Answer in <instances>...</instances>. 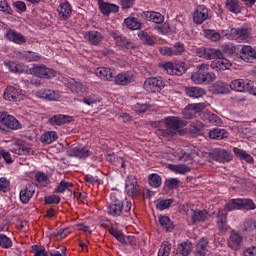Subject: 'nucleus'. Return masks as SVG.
<instances>
[{
	"instance_id": "nucleus-13",
	"label": "nucleus",
	"mask_w": 256,
	"mask_h": 256,
	"mask_svg": "<svg viewBox=\"0 0 256 256\" xmlns=\"http://www.w3.org/2000/svg\"><path fill=\"white\" fill-rule=\"evenodd\" d=\"M212 159L218 163H229L233 160V154L227 150L215 149L212 154Z\"/></svg>"
},
{
	"instance_id": "nucleus-41",
	"label": "nucleus",
	"mask_w": 256,
	"mask_h": 256,
	"mask_svg": "<svg viewBox=\"0 0 256 256\" xmlns=\"http://www.w3.org/2000/svg\"><path fill=\"white\" fill-rule=\"evenodd\" d=\"M124 23L128 29L136 31V29H141V23L135 17H128L124 20Z\"/></svg>"
},
{
	"instance_id": "nucleus-37",
	"label": "nucleus",
	"mask_w": 256,
	"mask_h": 256,
	"mask_svg": "<svg viewBox=\"0 0 256 256\" xmlns=\"http://www.w3.org/2000/svg\"><path fill=\"white\" fill-rule=\"evenodd\" d=\"M228 133L225 131V129H219V128H214L209 131V137L210 139H226Z\"/></svg>"
},
{
	"instance_id": "nucleus-14",
	"label": "nucleus",
	"mask_w": 256,
	"mask_h": 256,
	"mask_svg": "<svg viewBox=\"0 0 256 256\" xmlns=\"http://www.w3.org/2000/svg\"><path fill=\"white\" fill-rule=\"evenodd\" d=\"M3 98L6 101H21V99H23V91L13 86H9L5 89Z\"/></svg>"
},
{
	"instance_id": "nucleus-49",
	"label": "nucleus",
	"mask_w": 256,
	"mask_h": 256,
	"mask_svg": "<svg viewBox=\"0 0 256 256\" xmlns=\"http://www.w3.org/2000/svg\"><path fill=\"white\" fill-rule=\"evenodd\" d=\"M206 39H210V41L217 42L221 39V34L215 30H206L204 32Z\"/></svg>"
},
{
	"instance_id": "nucleus-19",
	"label": "nucleus",
	"mask_w": 256,
	"mask_h": 256,
	"mask_svg": "<svg viewBox=\"0 0 256 256\" xmlns=\"http://www.w3.org/2000/svg\"><path fill=\"white\" fill-rule=\"evenodd\" d=\"M36 97L46 99V101H58L61 99V94L55 90H39L36 92Z\"/></svg>"
},
{
	"instance_id": "nucleus-35",
	"label": "nucleus",
	"mask_w": 256,
	"mask_h": 256,
	"mask_svg": "<svg viewBox=\"0 0 256 256\" xmlns=\"http://www.w3.org/2000/svg\"><path fill=\"white\" fill-rule=\"evenodd\" d=\"M196 252L201 256L207 255V253H209V241L202 238L197 244Z\"/></svg>"
},
{
	"instance_id": "nucleus-64",
	"label": "nucleus",
	"mask_w": 256,
	"mask_h": 256,
	"mask_svg": "<svg viewBox=\"0 0 256 256\" xmlns=\"http://www.w3.org/2000/svg\"><path fill=\"white\" fill-rule=\"evenodd\" d=\"M83 103L86 105H95V103H99V97L96 95H90L83 99Z\"/></svg>"
},
{
	"instance_id": "nucleus-39",
	"label": "nucleus",
	"mask_w": 256,
	"mask_h": 256,
	"mask_svg": "<svg viewBox=\"0 0 256 256\" xmlns=\"http://www.w3.org/2000/svg\"><path fill=\"white\" fill-rule=\"evenodd\" d=\"M159 223L168 233H171V231L175 229V225H173V222H171V219L167 216H161L159 218Z\"/></svg>"
},
{
	"instance_id": "nucleus-6",
	"label": "nucleus",
	"mask_w": 256,
	"mask_h": 256,
	"mask_svg": "<svg viewBox=\"0 0 256 256\" xmlns=\"http://www.w3.org/2000/svg\"><path fill=\"white\" fill-rule=\"evenodd\" d=\"M144 89L148 93H161L165 89V82L162 77H150L145 80Z\"/></svg>"
},
{
	"instance_id": "nucleus-54",
	"label": "nucleus",
	"mask_w": 256,
	"mask_h": 256,
	"mask_svg": "<svg viewBox=\"0 0 256 256\" xmlns=\"http://www.w3.org/2000/svg\"><path fill=\"white\" fill-rule=\"evenodd\" d=\"M35 178H36L37 183H39L43 187H45V185H47V183L49 181V176H47V174H45L43 172L36 173Z\"/></svg>"
},
{
	"instance_id": "nucleus-42",
	"label": "nucleus",
	"mask_w": 256,
	"mask_h": 256,
	"mask_svg": "<svg viewBox=\"0 0 256 256\" xmlns=\"http://www.w3.org/2000/svg\"><path fill=\"white\" fill-rule=\"evenodd\" d=\"M200 109H203V105L201 104H196L193 108H186L184 110L185 119H193V117L199 113Z\"/></svg>"
},
{
	"instance_id": "nucleus-12",
	"label": "nucleus",
	"mask_w": 256,
	"mask_h": 256,
	"mask_svg": "<svg viewBox=\"0 0 256 256\" xmlns=\"http://www.w3.org/2000/svg\"><path fill=\"white\" fill-rule=\"evenodd\" d=\"M207 19H210L209 9L203 5L198 6L193 13V22L196 25H201L204 21H207Z\"/></svg>"
},
{
	"instance_id": "nucleus-20",
	"label": "nucleus",
	"mask_w": 256,
	"mask_h": 256,
	"mask_svg": "<svg viewBox=\"0 0 256 256\" xmlns=\"http://www.w3.org/2000/svg\"><path fill=\"white\" fill-rule=\"evenodd\" d=\"M143 19L146 21H152V23H156L158 25H161L163 21H165V16L159 12L155 11H145L142 15Z\"/></svg>"
},
{
	"instance_id": "nucleus-31",
	"label": "nucleus",
	"mask_w": 256,
	"mask_h": 256,
	"mask_svg": "<svg viewBox=\"0 0 256 256\" xmlns=\"http://www.w3.org/2000/svg\"><path fill=\"white\" fill-rule=\"evenodd\" d=\"M6 37L7 39H9V41H13V43H17L18 45H21L22 43L27 42V39L25 38V36H23L21 33H18L15 30H9L6 33Z\"/></svg>"
},
{
	"instance_id": "nucleus-38",
	"label": "nucleus",
	"mask_w": 256,
	"mask_h": 256,
	"mask_svg": "<svg viewBox=\"0 0 256 256\" xmlns=\"http://www.w3.org/2000/svg\"><path fill=\"white\" fill-rule=\"evenodd\" d=\"M57 139H59V136H57V132L55 131L46 132L41 136V141L46 145H51Z\"/></svg>"
},
{
	"instance_id": "nucleus-15",
	"label": "nucleus",
	"mask_w": 256,
	"mask_h": 256,
	"mask_svg": "<svg viewBox=\"0 0 256 256\" xmlns=\"http://www.w3.org/2000/svg\"><path fill=\"white\" fill-rule=\"evenodd\" d=\"M67 154L69 157H78L79 159H87V157H91V151L87 147H70L67 150Z\"/></svg>"
},
{
	"instance_id": "nucleus-45",
	"label": "nucleus",
	"mask_w": 256,
	"mask_h": 256,
	"mask_svg": "<svg viewBox=\"0 0 256 256\" xmlns=\"http://www.w3.org/2000/svg\"><path fill=\"white\" fill-rule=\"evenodd\" d=\"M22 59L24 61H41V55L37 54V52L27 51L22 55Z\"/></svg>"
},
{
	"instance_id": "nucleus-32",
	"label": "nucleus",
	"mask_w": 256,
	"mask_h": 256,
	"mask_svg": "<svg viewBox=\"0 0 256 256\" xmlns=\"http://www.w3.org/2000/svg\"><path fill=\"white\" fill-rule=\"evenodd\" d=\"M35 194V189L31 185L25 187V189L20 191V201L21 203L27 204L31 201V197Z\"/></svg>"
},
{
	"instance_id": "nucleus-26",
	"label": "nucleus",
	"mask_w": 256,
	"mask_h": 256,
	"mask_svg": "<svg viewBox=\"0 0 256 256\" xmlns=\"http://www.w3.org/2000/svg\"><path fill=\"white\" fill-rule=\"evenodd\" d=\"M221 52L229 57H237L241 59V48L235 46L234 44H225L222 46Z\"/></svg>"
},
{
	"instance_id": "nucleus-34",
	"label": "nucleus",
	"mask_w": 256,
	"mask_h": 256,
	"mask_svg": "<svg viewBox=\"0 0 256 256\" xmlns=\"http://www.w3.org/2000/svg\"><path fill=\"white\" fill-rule=\"evenodd\" d=\"M256 229V222L253 219H246L241 226V231L244 235H250Z\"/></svg>"
},
{
	"instance_id": "nucleus-46",
	"label": "nucleus",
	"mask_w": 256,
	"mask_h": 256,
	"mask_svg": "<svg viewBox=\"0 0 256 256\" xmlns=\"http://www.w3.org/2000/svg\"><path fill=\"white\" fill-rule=\"evenodd\" d=\"M8 67L12 73H25L27 69L23 64L17 62H10Z\"/></svg>"
},
{
	"instance_id": "nucleus-25",
	"label": "nucleus",
	"mask_w": 256,
	"mask_h": 256,
	"mask_svg": "<svg viewBox=\"0 0 256 256\" xmlns=\"http://www.w3.org/2000/svg\"><path fill=\"white\" fill-rule=\"evenodd\" d=\"M95 74L99 79H102V81H110V79L115 77V70H111V68L107 67H99L96 69Z\"/></svg>"
},
{
	"instance_id": "nucleus-1",
	"label": "nucleus",
	"mask_w": 256,
	"mask_h": 256,
	"mask_svg": "<svg viewBox=\"0 0 256 256\" xmlns=\"http://www.w3.org/2000/svg\"><path fill=\"white\" fill-rule=\"evenodd\" d=\"M236 209L246 211H253L255 209V203L251 199H232L228 204L225 205V208L218 211L217 214V225L219 231L225 233L229 229V224L227 222V212L235 211Z\"/></svg>"
},
{
	"instance_id": "nucleus-62",
	"label": "nucleus",
	"mask_w": 256,
	"mask_h": 256,
	"mask_svg": "<svg viewBox=\"0 0 256 256\" xmlns=\"http://www.w3.org/2000/svg\"><path fill=\"white\" fill-rule=\"evenodd\" d=\"M179 251H180L181 255H183V256L189 255V253H191V244L187 243V242L182 243L179 246Z\"/></svg>"
},
{
	"instance_id": "nucleus-22",
	"label": "nucleus",
	"mask_w": 256,
	"mask_h": 256,
	"mask_svg": "<svg viewBox=\"0 0 256 256\" xmlns=\"http://www.w3.org/2000/svg\"><path fill=\"white\" fill-rule=\"evenodd\" d=\"M241 243H243V237L239 233L232 231L228 239V247L234 251L241 249Z\"/></svg>"
},
{
	"instance_id": "nucleus-60",
	"label": "nucleus",
	"mask_w": 256,
	"mask_h": 256,
	"mask_svg": "<svg viewBox=\"0 0 256 256\" xmlns=\"http://www.w3.org/2000/svg\"><path fill=\"white\" fill-rule=\"evenodd\" d=\"M179 183H181V181L177 178H169L165 181V185L169 189H177V187H179Z\"/></svg>"
},
{
	"instance_id": "nucleus-24",
	"label": "nucleus",
	"mask_w": 256,
	"mask_h": 256,
	"mask_svg": "<svg viewBox=\"0 0 256 256\" xmlns=\"http://www.w3.org/2000/svg\"><path fill=\"white\" fill-rule=\"evenodd\" d=\"M200 117L203 119V121H208V123H211V125H217L218 127L223 125L221 118L213 112L204 111L200 114Z\"/></svg>"
},
{
	"instance_id": "nucleus-8",
	"label": "nucleus",
	"mask_w": 256,
	"mask_h": 256,
	"mask_svg": "<svg viewBox=\"0 0 256 256\" xmlns=\"http://www.w3.org/2000/svg\"><path fill=\"white\" fill-rule=\"evenodd\" d=\"M30 73L41 79H53L55 77V71L45 65L34 66L31 68Z\"/></svg>"
},
{
	"instance_id": "nucleus-61",
	"label": "nucleus",
	"mask_w": 256,
	"mask_h": 256,
	"mask_svg": "<svg viewBox=\"0 0 256 256\" xmlns=\"http://www.w3.org/2000/svg\"><path fill=\"white\" fill-rule=\"evenodd\" d=\"M29 151H31V149L23 145H16L14 148V153H16V155H29Z\"/></svg>"
},
{
	"instance_id": "nucleus-59",
	"label": "nucleus",
	"mask_w": 256,
	"mask_h": 256,
	"mask_svg": "<svg viewBox=\"0 0 256 256\" xmlns=\"http://www.w3.org/2000/svg\"><path fill=\"white\" fill-rule=\"evenodd\" d=\"M69 187H73V183L62 180L56 189V193H65V190Z\"/></svg>"
},
{
	"instance_id": "nucleus-55",
	"label": "nucleus",
	"mask_w": 256,
	"mask_h": 256,
	"mask_svg": "<svg viewBox=\"0 0 256 256\" xmlns=\"http://www.w3.org/2000/svg\"><path fill=\"white\" fill-rule=\"evenodd\" d=\"M140 39L141 41H143V43H145V45H151V46L155 45V38L148 35L147 32H141Z\"/></svg>"
},
{
	"instance_id": "nucleus-4",
	"label": "nucleus",
	"mask_w": 256,
	"mask_h": 256,
	"mask_svg": "<svg viewBox=\"0 0 256 256\" xmlns=\"http://www.w3.org/2000/svg\"><path fill=\"white\" fill-rule=\"evenodd\" d=\"M209 71V65L202 64L198 66V71L194 72L191 75V80L193 83H196L197 85H203L205 83L206 85L209 83H213L215 81L216 76L213 72Z\"/></svg>"
},
{
	"instance_id": "nucleus-10",
	"label": "nucleus",
	"mask_w": 256,
	"mask_h": 256,
	"mask_svg": "<svg viewBox=\"0 0 256 256\" xmlns=\"http://www.w3.org/2000/svg\"><path fill=\"white\" fill-rule=\"evenodd\" d=\"M186 215L188 217H191L192 222L194 224L201 223V222L207 221V219H209V213L206 210L187 209Z\"/></svg>"
},
{
	"instance_id": "nucleus-9",
	"label": "nucleus",
	"mask_w": 256,
	"mask_h": 256,
	"mask_svg": "<svg viewBox=\"0 0 256 256\" xmlns=\"http://www.w3.org/2000/svg\"><path fill=\"white\" fill-rule=\"evenodd\" d=\"M0 123H2V125H5V127H7L8 129H21V123L19 122V120L7 113L0 114Z\"/></svg>"
},
{
	"instance_id": "nucleus-53",
	"label": "nucleus",
	"mask_w": 256,
	"mask_h": 256,
	"mask_svg": "<svg viewBox=\"0 0 256 256\" xmlns=\"http://www.w3.org/2000/svg\"><path fill=\"white\" fill-rule=\"evenodd\" d=\"M173 203H175V200L173 199H167V200H161L157 205V209H159L160 211H165V209H169V207H171V205H173Z\"/></svg>"
},
{
	"instance_id": "nucleus-33",
	"label": "nucleus",
	"mask_w": 256,
	"mask_h": 256,
	"mask_svg": "<svg viewBox=\"0 0 256 256\" xmlns=\"http://www.w3.org/2000/svg\"><path fill=\"white\" fill-rule=\"evenodd\" d=\"M128 179L131 180L126 183V191L128 195H139V190H137V178L135 176H129Z\"/></svg>"
},
{
	"instance_id": "nucleus-21",
	"label": "nucleus",
	"mask_w": 256,
	"mask_h": 256,
	"mask_svg": "<svg viewBox=\"0 0 256 256\" xmlns=\"http://www.w3.org/2000/svg\"><path fill=\"white\" fill-rule=\"evenodd\" d=\"M57 11L59 19L65 21L66 19H69V17H71V13H73V8L71 7V4H69V2H64L58 6Z\"/></svg>"
},
{
	"instance_id": "nucleus-57",
	"label": "nucleus",
	"mask_w": 256,
	"mask_h": 256,
	"mask_svg": "<svg viewBox=\"0 0 256 256\" xmlns=\"http://www.w3.org/2000/svg\"><path fill=\"white\" fill-rule=\"evenodd\" d=\"M173 170L175 171V173H179L180 175H185V173H189V171H191V167L185 164H179V165H175Z\"/></svg>"
},
{
	"instance_id": "nucleus-48",
	"label": "nucleus",
	"mask_w": 256,
	"mask_h": 256,
	"mask_svg": "<svg viewBox=\"0 0 256 256\" xmlns=\"http://www.w3.org/2000/svg\"><path fill=\"white\" fill-rule=\"evenodd\" d=\"M109 233L112 237H115V239H117V241H119L120 243L127 244V241L125 240V235L122 234L121 231L117 230L116 228H110Z\"/></svg>"
},
{
	"instance_id": "nucleus-44",
	"label": "nucleus",
	"mask_w": 256,
	"mask_h": 256,
	"mask_svg": "<svg viewBox=\"0 0 256 256\" xmlns=\"http://www.w3.org/2000/svg\"><path fill=\"white\" fill-rule=\"evenodd\" d=\"M226 9L231 13H241V9L239 8V0H226Z\"/></svg>"
},
{
	"instance_id": "nucleus-7",
	"label": "nucleus",
	"mask_w": 256,
	"mask_h": 256,
	"mask_svg": "<svg viewBox=\"0 0 256 256\" xmlns=\"http://www.w3.org/2000/svg\"><path fill=\"white\" fill-rule=\"evenodd\" d=\"M253 86V81L244 79H236L230 83V89H232L233 91H239L240 93H243L245 91H253Z\"/></svg>"
},
{
	"instance_id": "nucleus-17",
	"label": "nucleus",
	"mask_w": 256,
	"mask_h": 256,
	"mask_svg": "<svg viewBox=\"0 0 256 256\" xmlns=\"http://www.w3.org/2000/svg\"><path fill=\"white\" fill-rule=\"evenodd\" d=\"M230 37L239 41H247V39H251V31L248 28H232Z\"/></svg>"
},
{
	"instance_id": "nucleus-5",
	"label": "nucleus",
	"mask_w": 256,
	"mask_h": 256,
	"mask_svg": "<svg viewBox=\"0 0 256 256\" xmlns=\"http://www.w3.org/2000/svg\"><path fill=\"white\" fill-rule=\"evenodd\" d=\"M131 206L132 204L129 201L115 200L108 206V214L112 215V217H121V215L131 211Z\"/></svg>"
},
{
	"instance_id": "nucleus-16",
	"label": "nucleus",
	"mask_w": 256,
	"mask_h": 256,
	"mask_svg": "<svg viewBox=\"0 0 256 256\" xmlns=\"http://www.w3.org/2000/svg\"><path fill=\"white\" fill-rule=\"evenodd\" d=\"M111 37H113L118 47H124L125 49H136V46L133 44V42H131V40L127 39V37L119 34L118 32H112Z\"/></svg>"
},
{
	"instance_id": "nucleus-40",
	"label": "nucleus",
	"mask_w": 256,
	"mask_h": 256,
	"mask_svg": "<svg viewBox=\"0 0 256 256\" xmlns=\"http://www.w3.org/2000/svg\"><path fill=\"white\" fill-rule=\"evenodd\" d=\"M187 95L194 99H199L202 95H205V89L199 87H190L186 89Z\"/></svg>"
},
{
	"instance_id": "nucleus-29",
	"label": "nucleus",
	"mask_w": 256,
	"mask_h": 256,
	"mask_svg": "<svg viewBox=\"0 0 256 256\" xmlns=\"http://www.w3.org/2000/svg\"><path fill=\"white\" fill-rule=\"evenodd\" d=\"M85 39H87L91 45H100L101 41H103V34L99 31H88L85 34Z\"/></svg>"
},
{
	"instance_id": "nucleus-58",
	"label": "nucleus",
	"mask_w": 256,
	"mask_h": 256,
	"mask_svg": "<svg viewBox=\"0 0 256 256\" xmlns=\"http://www.w3.org/2000/svg\"><path fill=\"white\" fill-rule=\"evenodd\" d=\"M185 52V45L181 42H177L172 48L173 55H181Z\"/></svg>"
},
{
	"instance_id": "nucleus-63",
	"label": "nucleus",
	"mask_w": 256,
	"mask_h": 256,
	"mask_svg": "<svg viewBox=\"0 0 256 256\" xmlns=\"http://www.w3.org/2000/svg\"><path fill=\"white\" fill-rule=\"evenodd\" d=\"M214 90L223 95V93H227V84L223 82H216L214 84Z\"/></svg>"
},
{
	"instance_id": "nucleus-56",
	"label": "nucleus",
	"mask_w": 256,
	"mask_h": 256,
	"mask_svg": "<svg viewBox=\"0 0 256 256\" xmlns=\"http://www.w3.org/2000/svg\"><path fill=\"white\" fill-rule=\"evenodd\" d=\"M45 205H59L61 198L57 195H51L44 198Z\"/></svg>"
},
{
	"instance_id": "nucleus-50",
	"label": "nucleus",
	"mask_w": 256,
	"mask_h": 256,
	"mask_svg": "<svg viewBox=\"0 0 256 256\" xmlns=\"http://www.w3.org/2000/svg\"><path fill=\"white\" fill-rule=\"evenodd\" d=\"M170 253H171V243L163 242L158 251V256H169Z\"/></svg>"
},
{
	"instance_id": "nucleus-18",
	"label": "nucleus",
	"mask_w": 256,
	"mask_h": 256,
	"mask_svg": "<svg viewBox=\"0 0 256 256\" xmlns=\"http://www.w3.org/2000/svg\"><path fill=\"white\" fill-rule=\"evenodd\" d=\"M240 59H243L247 63H253V60H256V48L243 46L241 48Z\"/></svg>"
},
{
	"instance_id": "nucleus-27",
	"label": "nucleus",
	"mask_w": 256,
	"mask_h": 256,
	"mask_svg": "<svg viewBox=\"0 0 256 256\" xmlns=\"http://www.w3.org/2000/svg\"><path fill=\"white\" fill-rule=\"evenodd\" d=\"M99 9L103 15H109L110 13H118L119 6L111 3H106L103 0L98 1Z\"/></svg>"
},
{
	"instance_id": "nucleus-47",
	"label": "nucleus",
	"mask_w": 256,
	"mask_h": 256,
	"mask_svg": "<svg viewBox=\"0 0 256 256\" xmlns=\"http://www.w3.org/2000/svg\"><path fill=\"white\" fill-rule=\"evenodd\" d=\"M149 179V185L151 187H154L155 189H157L158 187H161V176H159V174H150L148 176Z\"/></svg>"
},
{
	"instance_id": "nucleus-28",
	"label": "nucleus",
	"mask_w": 256,
	"mask_h": 256,
	"mask_svg": "<svg viewBox=\"0 0 256 256\" xmlns=\"http://www.w3.org/2000/svg\"><path fill=\"white\" fill-rule=\"evenodd\" d=\"M116 85H129L133 82V74L131 72H122L115 77Z\"/></svg>"
},
{
	"instance_id": "nucleus-11",
	"label": "nucleus",
	"mask_w": 256,
	"mask_h": 256,
	"mask_svg": "<svg viewBox=\"0 0 256 256\" xmlns=\"http://www.w3.org/2000/svg\"><path fill=\"white\" fill-rule=\"evenodd\" d=\"M163 68L168 73V75H178V77L187 71V65H185L184 62H180L175 65L166 63L164 64Z\"/></svg>"
},
{
	"instance_id": "nucleus-36",
	"label": "nucleus",
	"mask_w": 256,
	"mask_h": 256,
	"mask_svg": "<svg viewBox=\"0 0 256 256\" xmlns=\"http://www.w3.org/2000/svg\"><path fill=\"white\" fill-rule=\"evenodd\" d=\"M233 151L237 157H240V159L246 161V163H254L253 156L247 153L245 150L235 147Z\"/></svg>"
},
{
	"instance_id": "nucleus-51",
	"label": "nucleus",
	"mask_w": 256,
	"mask_h": 256,
	"mask_svg": "<svg viewBox=\"0 0 256 256\" xmlns=\"http://www.w3.org/2000/svg\"><path fill=\"white\" fill-rule=\"evenodd\" d=\"M0 247H3V249H10V247H13V241H11L5 234H0Z\"/></svg>"
},
{
	"instance_id": "nucleus-30",
	"label": "nucleus",
	"mask_w": 256,
	"mask_h": 256,
	"mask_svg": "<svg viewBox=\"0 0 256 256\" xmlns=\"http://www.w3.org/2000/svg\"><path fill=\"white\" fill-rule=\"evenodd\" d=\"M71 121H73V117L59 114L49 118L48 123L50 125H65V123H71Z\"/></svg>"
},
{
	"instance_id": "nucleus-2",
	"label": "nucleus",
	"mask_w": 256,
	"mask_h": 256,
	"mask_svg": "<svg viewBox=\"0 0 256 256\" xmlns=\"http://www.w3.org/2000/svg\"><path fill=\"white\" fill-rule=\"evenodd\" d=\"M204 59H214L210 67L211 69H216V71H227V69H231V61L223 57V52L219 49L215 48H202Z\"/></svg>"
},
{
	"instance_id": "nucleus-52",
	"label": "nucleus",
	"mask_w": 256,
	"mask_h": 256,
	"mask_svg": "<svg viewBox=\"0 0 256 256\" xmlns=\"http://www.w3.org/2000/svg\"><path fill=\"white\" fill-rule=\"evenodd\" d=\"M0 11H2V13H5L6 15H13V9L11 8L7 0H0Z\"/></svg>"
},
{
	"instance_id": "nucleus-3",
	"label": "nucleus",
	"mask_w": 256,
	"mask_h": 256,
	"mask_svg": "<svg viewBox=\"0 0 256 256\" xmlns=\"http://www.w3.org/2000/svg\"><path fill=\"white\" fill-rule=\"evenodd\" d=\"M165 129L156 130V135L160 139H171L176 134L181 133V120L175 116H169L164 119Z\"/></svg>"
},
{
	"instance_id": "nucleus-43",
	"label": "nucleus",
	"mask_w": 256,
	"mask_h": 256,
	"mask_svg": "<svg viewBox=\"0 0 256 256\" xmlns=\"http://www.w3.org/2000/svg\"><path fill=\"white\" fill-rule=\"evenodd\" d=\"M203 129H205V124L197 120L191 122L189 127L190 133H193L194 135H197V133H203Z\"/></svg>"
},
{
	"instance_id": "nucleus-23",
	"label": "nucleus",
	"mask_w": 256,
	"mask_h": 256,
	"mask_svg": "<svg viewBox=\"0 0 256 256\" xmlns=\"http://www.w3.org/2000/svg\"><path fill=\"white\" fill-rule=\"evenodd\" d=\"M66 86L72 93H85V91H87V86H85V84L76 81L73 78L68 80Z\"/></svg>"
}]
</instances>
